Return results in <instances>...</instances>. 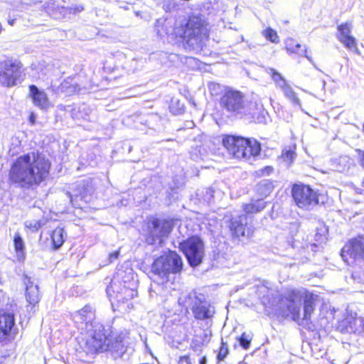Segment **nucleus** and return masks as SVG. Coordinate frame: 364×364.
<instances>
[{"mask_svg": "<svg viewBox=\"0 0 364 364\" xmlns=\"http://www.w3.org/2000/svg\"><path fill=\"white\" fill-rule=\"evenodd\" d=\"M21 75V65L18 62L6 63L4 69L0 71V82L7 87L16 83Z\"/></svg>", "mask_w": 364, "mask_h": 364, "instance_id": "f8f14e48", "label": "nucleus"}, {"mask_svg": "<svg viewBox=\"0 0 364 364\" xmlns=\"http://www.w3.org/2000/svg\"><path fill=\"white\" fill-rule=\"evenodd\" d=\"M15 324L13 310H0V342L4 341Z\"/></svg>", "mask_w": 364, "mask_h": 364, "instance_id": "2eb2a0df", "label": "nucleus"}, {"mask_svg": "<svg viewBox=\"0 0 364 364\" xmlns=\"http://www.w3.org/2000/svg\"><path fill=\"white\" fill-rule=\"evenodd\" d=\"M286 48L289 52L304 55L311 63H313L312 58L307 55L306 48L301 49V46L293 38H288L286 41Z\"/></svg>", "mask_w": 364, "mask_h": 364, "instance_id": "b1692460", "label": "nucleus"}, {"mask_svg": "<svg viewBox=\"0 0 364 364\" xmlns=\"http://www.w3.org/2000/svg\"><path fill=\"white\" fill-rule=\"evenodd\" d=\"M263 105L258 96H252L249 101H245L240 117L255 119L256 116L263 112Z\"/></svg>", "mask_w": 364, "mask_h": 364, "instance_id": "dca6fc26", "label": "nucleus"}, {"mask_svg": "<svg viewBox=\"0 0 364 364\" xmlns=\"http://www.w3.org/2000/svg\"><path fill=\"white\" fill-rule=\"evenodd\" d=\"M293 198L299 208L311 210L318 203V195L309 186L296 184L292 188Z\"/></svg>", "mask_w": 364, "mask_h": 364, "instance_id": "6e6552de", "label": "nucleus"}, {"mask_svg": "<svg viewBox=\"0 0 364 364\" xmlns=\"http://www.w3.org/2000/svg\"><path fill=\"white\" fill-rule=\"evenodd\" d=\"M267 73L271 75L272 80L280 89L287 84L286 80L282 76V75L277 73L274 69L269 68L267 70Z\"/></svg>", "mask_w": 364, "mask_h": 364, "instance_id": "7c9ffc66", "label": "nucleus"}, {"mask_svg": "<svg viewBox=\"0 0 364 364\" xmlns=\"http://www.w3.org/2000/svg\"><path fill=\"white\" fill-rule=\"evenodd\" d=\"M281 90L283 91L285 97L289 100H291L292 103L301 106L300 100L297 97L296 93L294 92L291 86L286 84L284 87L281 88Z\"/></svg>", "mask_w": 364, "mask_h": 364, "instance_id": "c85d7f7f", "label": "nucleus"}, {"mask_svg": "<svg viewBox=\"0 0 364 364\" xmlns=\"http://www.w3.org/2000/svg\"><path fill=\"white\" fill-rule=\"evenodd\" d=\"M178 364H192L188 355H183L179 358Z\"/></svg>", "mask_w": 364, "mask_h": 364, "instance_id": "58836bf2", "label": "nucleus"}, {"mask_svg": "<svg viewBox=\"0 0 364 364\" xmlns=\"http://www.w3.org/2000/svg\"><path fill=\"white\" fill-rule=\"evenodd\" d=\"M59 90L66 95H72L80 92V86L73 78H67L61 82Z\"/></svg>", "mask_w": 364, "mask_h": 364, "instance_id": "5701e85b", "label": "nucleus"}, {"mask_svg": "<svg viewBox=\"0 0 364 364\" xmlns=\"http://www.w3.org/2000/svg\"><path fill=\"white\" fill-rule=\"evenodd\" d=\"M223 144L230 154L237 159H250L259 154L260 144L254 139L228 136L223 139Z\"/></svg>", "mask_w": 364, "mask_h": 364, "instance_id": "423d86ee", "label": "nucleus"}, {"mask_svg": "<svg viewBox=\"0 0 364 364\" xmlns=\"http://www.w3.org/2000/svg\"><path fill=\"white\" fill-rule=\"evenodd\" d=\"M15 250L19 260L24 259V242L20 235L16 234L14 240Z\"/></svg>", "mask_w": 364, "mask_h": 364, "instance_id": "bb28decb", "label": "nucleus"}, {"mask_svg": "<svg viewBox=\"0 0 364 364\" xmlns=\"http://www.w3.org/2000/svg\"><path fill=\"white\" fill-rule=\"evenodd\" d=\"M350 323V330L349 331H352L353 333H357L358 334L364 333V318L360 317L356 318H353L352 321H349Z\"/></svg>", "mask_w": 364, "mask_h": 364, "instance_id": "cd10ccee", "label": "nucleus"}, {"mask_svg": "<svg viewBox=\"0 0 364 364\" xmlns=\"http://www.w3.org/2000/svg\"><path fill=\"white\" fill-rule=\"evenodd\" d=\"M267 291H268V288L264 285H262V286L258 287V291L261 294L266 293Z\"/></svg>", "mask_w": 364, "mask_h": 364, "instance_id": "37998d69", "label": "nucleus"}, {"mask_svg": "<svg viewBox=\"0 0 364 364\" xmlns=\"http://www.w3.org/2000/svg\"><path fill=\"white\" fill-rule=\"evenodd\" d=\"M175 34L192 46H199L208 37V23L200 14H192L184 23L176 26Z\"/></svg>", "mask_w": 364, "mask_h": 364, "instance_id": "7ed1b4c3", "label": "nucleus"}, {"mask_svg": "<svg viewBox=\"0 0 364 364\" xmlns=\"http://www.w3.org/2000/svg\"><path fill=\"white\" fill-rule=\"evenodd\" d=\"M263 35L264 37L272 43H278L279 37L275 31L269 28L264 31Z\"/></svg>", "mask_w": 364, "mask_h": 364, "instance_id": "72a5a7b5", "label": "nucleus"}, {"mask_svg": "<svg viewBox=\"0 0 364 364\" xmlns=\"http://www.w3.org/2000/svg\"><path fill=\"white\" fill-rule=\"evenodd\" d=\"M57 107L59 110L70 112L71 117L75 120H90L91 109L89 106L86 105H81L76 107H72L71 105L65 106L63 105H59Z\"/></svg>", "mask_w": 364, "mask_h": 364, "instance_id": "f3484780", "label": "nucleus"}, {"mask_svg": "<svg viewBox=\"0 0 364 364\" xmlns=\"http://www.w3.org/2000/svg\"><path fill=\"white\" fill-rule=\"evenodd\" d=\"M352 27L351 22H346L339 25L337 28V38L347 49L358 53L357 41L351 35Z\"/></svg>", "mask_w": 364, "mask_h": 364, "instance_id": "4468645a", "label": "nucleus"}, {"mask_svg": "<svg viewBox=\"0 0 364 364\" xmlns=\"http://www.w3.org/2000/svg\"><path fill=\"white\" fill-rule=\"evenodd\" d=\"M213 193L214 191L212 188H207L205 192L206 195L205 196V200L207 201L210 200L213 198Z\"/></svg>", "mask_w": 364, "mask_h": 364, "instance_id": "ea45409f", "label": "nucleus"}, {"mask_svg": "<svg viewBox=\"0 0 364 364\" xmlns=\"http://www.w3.org/2000/svg\"><path fill=\"white\" fill-rule=\"evenodd\" d=\"M228 354V346L225 343L222 341L221 347H220L218 354L217 355V358L219 360H223L226 358Z\"/></svg>", "mask_w": 364, "mask_h": 364, "instance_id": "c9c22d12", "label": "nucleus"}, {"mask_svg": "<svg viewBox=\"0 0 364 364\" xmlns=\"http://www.w3.org/2000/svg\"><path fill=\"white\" fill-rule=\"evenodd\" d=\"M24 284L26 285V301L30 305L35 306L40 301L38 287L34 284L30 277H26Z\"/></svg>", "mask_w": 364, "mask_h": 364, "instance_id": "6ab92c4d", "label": "nucleus"}, {"mask_svg": "<svg viewBox=\"0 0 364 364\" xmlns=\"http://www.w3.org/2000/svg\"><path fill=\"white\" fill-rule=\"evenodd\" d=\"M296 157V153L292 149H284L281 155V159L286 165L291 164Z\"/></svg>", "mask_w": 364, "mask_h": 364, "instance_id": "2f4dec72", "label": "nucleus"}, {"mask_svg": "<svg viewBox=\"0 0 364 364\" xmlns=\"http://www.w3.org/2000/svg\"><path fill=\"white\" fill-rule=\"evenodd\" d=\"M75 10H76V11H77V12H80V11L83 10V7L82 6H77V7H76V9H75Z\"/></svg>", "mask_w": 364, "mask_h": 364, "instance_id": "de8ad7c7", "label": "nucleus"}, {"mask_svg": "<svg viewBox=\"0 0 364 364\" xmlns=\"http://www.w3.org/2000/svg\"><path fill=\"white\" fill-rule=\"evenodd\" d=\"M244 95L242 92L233 90H228L220 99V105L228 112L241 115L245 103Z\"/></svg>", "mask_w": 364, "mask_h": 364, "instance_id": "9b49d317", "label": "nucleus"}, {"mask_svg": "<svg viewBox=\"0 0 364 364\" xmlns=\"http://www.w3.org/2000/svg\"><path fill=\"white\" fill-rule=\"evenodd\" d=\"M353 160L346 155L341 156L331 160V169L335 171L343 172L348 170Z\"/></svg>", "mask_w": 364, "mask_h": 364, "instance_id": "4be33fe9", "label": "nucleus"}, {"mask_svg": "<svg viewBox=\"0 0 364 364\" xmlns=\"http://www.w3.org/2000/svg\"><path fill=\"white\" fill-rule=\"evenodd\" d=\"M50 163L44 156L31 152L16 159L9 171V180L24 188L40 185L49 176Z\"/></svg>", "mask_w": 364, "mask_h": 364, "instance_id": "f03ea898", "label": "nucleus"}, {"mask_svg": "<svg viewBox=\"0 0 364 364\" xmlns=\"http://www.w3.org/2000/svg\"><path fill=\"white\" fill-rule=\"evenodd\" d=\"M194 316L197 319L204 320L211 318L214 313V308L208 303H199L193 308Z\"/></svg>", "mask_w": 364, "mask_h": 364, "instance_id": "aec40b11", "label": "nucleus"}, {"mask_svg": "<svg viewBox=\"0 0 364 364\" xmlns=\"http://www.w3.org/2000/svg\"><path fill=\"white\" fill-rule=\"evenodd\" d=\"M317 296L312 294H306L304 302V312L300 313L301 301L298 294L293 291L289 298L282 299L280 302L281 315L283 317L291 316L296 321L300 320H309L315 309Z\"/></svg>", "mask_w": 364, "mask_h": 364, "instance_id": "20e7f679", "label": "nucleus"}, {"mask_svg": "<svg viewBox=\"0 0 364 364\" xmlns=\"http://www.w3.org/2000/svg\"><path fill=\"white\" fill-rule=\"evenodd\" d=\"M95 318V310L90 305H85L73 314L78 328L87 332L83 350L90 354L109 351L114 358L122 357L128 348L126 341L128 333L105 329L101 323L94 322Z\"/></svg>", "mask_w": 364, "mask_h": 364, "instance_id": "f257e3e1", "label": "nucleus"}, {"mask_svg": "<svg viewBox=\"0 0 364 364\" xmlns=\"http://www.w3.org/2000/svg\"><path fill=\"white\" fill-rule=\"evenodd\" d=\"M247 225V216L240 215L237 218H232L230 224V229L232 234L237 237L244 236L245 232V226Z\"/></svg>", "mask_w": 364, "mask_h": 364, "instance_id": "412c9836", "label": "nucleus"}, {"mask_svg": "<svg viewBox=\"0 0 364 364\" xmlns=\"http://www.w3.org/2000/svg\"><path fill=\"white\" fill-rule=\"evenodd\" d=\"M251 341L252 336L247 334L246 333H243L239 338L240 345L245 350H247L250 348Z\"/></svg>", "mask_w": 364, "mask_h": 364, "instance_id": "f704fd0d", "label": "nucleus"}, {"mask_svg": "<svg viewBox=\"0 0 364 364\" xmlns=\"http://www.w3.org/2000/svg\"><path fill=\"white\" fill-rule=\"evenodd\" d=\"M181 248L192 267L199 265L204 257V245L197 236L191 237L181 243Z\"/></svg>", "mask_w": 364, "mask_h": 364, "instance_id": "1a4fd4ad", "label": "nucleus"}, {"mask_svg": "<svg viewBox=\"0 0 364 364\" xmlns=\"http://www.w3.org/2000/svg\"><path fill=\"white\" fill-rule=\"evenodd\" d=\"M29 95L32 98L33 103L41 109L46 110L53 106L47 94L34 85L29 86Z\"/></svg>", "mask_w": 364, "mask_h": 364, "instance_id": "a211bd4d", "label": "nucleus"}, {"mask_svg": "<svg viewBox=\"0 0 364 364\" xmlns=\"http://www.w3.org/2000/svg\"><path fill=\"white\" fill-rule=\"evenodd\" d=\"M206 363H207V360H206L205 356L202 357L199 361V364H206Z\"/></svg>", "mask_w": 364, "mask_h": 364, "instance_id": "49530a36", "label": "nucleus"}, {"mask_svg": "<svg viewBox=\"0 0 364 364\" xmlns=\"http://www.w3.org/2000/svg\"><path fill=\"white\" fill-rule=\"evenodd\" d=\"M363 131L364 132V123H363Z\"/></svg>", "mask_w": 364, "mask_h": 364, "instance_id": "8fccbe9b", "label": "nucleus"}, {"mask_svg": "<svg viewBox=\"0 0 364 364\" xmlns=\"http://www.w3.org/2000/svg\"><path fill=\"white\" fill-rule=\"evenodd\" d=\"M182 268L181 257L176 252L170 251L154 260L151 265L150 279L158 284H164L171 273H178Z\"/></svg>", "mask_w": 364, "mask_h": 364, "instance_id": "39448f33", "label": "nucleus"}, {"mask_svg": "<svg viewBox=\"0 0 364 364\" xmlns=\"http://www.w3.org/2000/svg\"><path fill=\"white\" fill-rule=\"evenodd\" d=\"M272 190V185L267 181H262L257 186V191H259L262 196H268Z\"/></svg>", "mask_w": 364, "mask_h": 364, "instance_id": "473e14b6", "label": "nucleus"}, {"mask_svg": "<svg viewBox=\"0 0 364 364\" xmlns=\"http://www.w3.org/2000/svg\"><path fill=\"white\" fill-rule=\"evenodd\" d=\"M360 157V166L364 168V151L358 150Z\"/></svg>", "mask_w": 364, "mask_h": 364, "instance_id": "79ce46f5", "label": "nucleus"}, {"mask_svg": "<svg viewBox=\"0 0 364 364\" xmlns=\"http://www.w3.org/2000/svg\"><path fill=\"white\" fill-rule=\"evenodd\" d=\"M15 21H16L15 18H12L11 16H9L7 21L10 26H14L15 23Z\"/></svg>", "mask_w": 364, "mask_h": 364, "instance_id": "a18cd8bd", "label": "nucleus"}, {"mask_svg": "<svg viewBox=\"0 0 364 364\" xmlns=\"http://www.w3.org/2000/svg\"><path fill=\"white\" fill-rule=\"evenodd\" d=\"M25 226L32 231H37L41 226V223L38 220H28L25 223Z\"/></svg>", "mask_w": 364, "mask_h": 364, "instance_id": "e433bc0d", "label": "nucleus"}, {"mask_svg": "<svg viewBox=\"0 0 364 364\" xmlns=\"http://www.w3.org/2000/svg\"><path fill=\"white\" fill-rule=\"evenodd\" d=\"M109 297L115 298L117 301L125 302L136 296V291L132 288H128L125 285L122 286L119 282L112 281L110 285L106 289Z\"/></svg>", "mask_w": 364, "mask_h": 364, "instance_id": "ddd939ff", "label": "nucleus"}, {"mask_svg": "<svg viewBox=\"0 0 364 364\" xmlns=\"http://www.w3.org/2000/svg\"><path fill=\"white\" fill-rule=\"evenodd\" d=\"M29 122L30 123L33 125L36 122V115L34 113H31L29 116Z\"/></svg>", "mask_w": 364, "mask_h": 364, "instance_id": "c03bdc74", "label": "nucleus"}, {"mask_svg": "<svg viewBox=\"0 0 364 364\" xmlns=\"http://www.w3.org/2000/svg\"><path fill=\"white\" fill-rule=\"evenodd\" d=\"M273 171V168L272 166H266L264 168L258 170L257 171V174L259 176L269 175Z\"/></svg>", "mask_w": 364, "mask_h": 364, "instance_id": "4c0bfd02", "label": "nucleus"}, {"mask_svg": "<svg viewBox=\"0 0 364 364\" xmlns=\"http://www.w3.org/2000/svg\"><path fill=\"white\" fill-rule=\"evenodd\" d=\"M119 255V251H115L109 255V262H112L114 259H117Z\"/></svg>", "mask_w": 364, "mask_h": 364, "instance_id": "a19ab883", "label": "nucleus"}, {"mask_svg": "<svg viewBox=\"0 0 364 364\" xmlns=\"http://www.w3.org/2000/svg\"><path fill=\"white\" fill-rule=\"evenodd\" d=\"M54 249L60 248L65 242L64 230L61 228H56L51 235Z\"/></svg>", "mask_w": 364, "mask_h": 364, "instance_id": "a878e982", "label": "nucleus"}, {"mask_svg": "<svg viewBox=\"0 0 364 364\" xmlns=\"http://www.w3.org/2000/svg\"><path fill=\"white\" fill-rule=\"evenodd\" d=\"M173 228L171 220L154 218L149 222L146 241L149 245H161L164 237H168Z\"/></svg>", "mask_w": 364, "mask_h": 364, "instance_id": "0eeeda50", "label": "nucleus"}, {"mask_svg": "<svg viewBox=\"0 0 364 364\" xmlns=\"http://www.w3.org/2000/svg\"><path fill=\"white\" fill-rule=\"evenodd\" d=\"M341 255L350 265L364 260V237H358L348 242L342 248Z\"/></svg>", "mask_w": 364, "mask_h": 364, "instance_id": "9d476101", "label": "nucleus"}, {"mask_svg": "<svg viewBox=\"0 0 364 364\" xmlns=\"http://www.w3.org/2000/svg\"><path fill=\"white\" fill-rule=\"evenodd\" d=\"M181 0H164L162 8L166 12H173L177 11L181 6Z\"/></svg>", "mask_w": 364, "mask_h": 364, "instance_id": "c756f323", "label": "nucleus"}, {"mask_svg": "<svg viewBox=\"0 0 364 364\" xmlns=\"http://www.w3.org/2000/svg\"><path fill=\"white\" fill-rule=\"evenodd\" d=\"M182 108H181L178 112H175V114H180L181 112Z\"/></svg>", "mask_w": 364, "mask_h": 364, "instance_id": "09e8293b", "label": "nucleus"}, {"mask_svg": "<svg viewBox=\"0 0 364 364\" xmlns=\"http://www.w3.org/2000/svg\"><path fill=\"white\" fill-rule=\"evenodd\" d=\"M266 206V202L263 200H252L251 203L245 204L243 210L246 214H254L260 212Z\"/></svg>", "mask_w": 364, "mask_h": 364, "instance_id": "393cba45", "label": "nucleus"}]
</instances>
